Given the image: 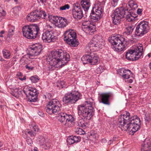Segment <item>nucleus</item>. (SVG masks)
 <instances>
[{
	"instance_id": "obj_24",
	"label": "nucleus",
	"mask_w": 151,
	"mask_h": 151,
	"mask_svg": "<svg viewBox=\"0 0 151 151\" xmlns=\"http://www.w3.org/2000/svg\"><path fill=\"white\" fill-rule=\"evenodd\" d=\"M60 112L58 114H59L58 119L61 123L64 124L66 120L68 119L69 115H68L65 113H60Z\"/></svg>"
},
{
	"instance_id": "obj_46",
	"label": "nucleus",
	"mask_w": 151,
	"mask_h": 151,
	"mask_svg": "<svg viewBox=\"0 0 151 151\" xmlns=\"http://www.w3.org/2000/svg\"><path fill=\"white\" fill-rule=\"evenodd\" d=\"M25 67L26 69H28L29 70H32L33 68V67L31 66L29 64H26Z\"/></svg>"
},
{
	"instance_id": "obj_30",
	"label": "nucleus",
	"mask_w": 151,
	"mask_h": 151,
	"mask_svg": "<svg viewBox=\"0 0 151 151\" xmlns=\"http://www.w3.org/2000/svg\"><path fill=\"white\" fill-rule=\"evenodd\" d=\"M121 73H123L122 77L125 79L129 78L132 74V72L130 70L126 69H122L121 70Z\"/></svg>"
},
{
	"instance_id": "obj_19",
	"label": "nucleus",
	"mask_w": 151,
	"mask_h": 151,
	"mask_svg": "<svg viewBox=\"0 0 151 151\" xmlns=\"http://www.w3.org/2000/svg\"><path fill=\"white\" fill-rule=\"evenodd\" d=\"M56 37L54 35L53 32L52 31L46 30L42 34V39L45 42H50L53 41Z\"/></svg>"
},
{
	"instance_id": "obj_39",
	"label": "nucleus",
	"mask_w": 151,
	"mask_h": 151,
	"mask_svg": "<svg viewBox=\"0 0 151 151\" xmlns=\"http://www.w3.org/2000/svg\"><path fill=\"white\" fill-rule=\"evenodd\" d=\"M75 132L77 134L80 135L83 134L85 133V132L82 129L78 127L76 129Z\"/></svg>"
},
{
	"instance_id": "obj_8",
	"label": "nucleus",
	"mask_w": 151,
	"mask_h": 151,
	"mask_svg": "<svg viewBox=\"0 0 151 151\" xmlns=\"http://www.w3.org/2000/svg\"><path fill=\"white\" fill-rule=\"evenodd\" d=\"M64 40L71 46L76 47L79 42L76 39L77 35L75 31L71 29L66 31L64 34Z\"/></svg>"
},
{
	"instance_id": "obj_63",
	"label": "nucleus",
	"mask_w": 151,
	"mask_h": 151,
	"mask_svg": "<svg viewBox=\"0 0 151 151\" xmlns=\"http://www.w3.org/2000/svg\"><path fill=\"white\" fill-rule=\"evenodd\" d=\"M1 60V57L0 56V61Z\"/></svg>"
},
{
	"instance_id": "obj_49",
	"label": "nucleus",
	"mask_w": 151,
	"mask_h": 151,
	"mask_svg": "<svg viewBox=\"0 0 151 151\" xmlns=\"http://www.w3.org/2000/svg\"><path fill=\"white\" fill-rule=\"evenodd\" d=\"M0 13L3 16H5L6 15L5 11L2 9L0 10Z\"/></svg>"
},
{
	"instance_id": "obj_15",
	"label": "nucleus",
	"mask_w": 151,
	"mask_h": 151,
	"mask_svg": "<svg viewBox=\"0 0 151 151\" xmlns=\"http://www.w3.org/2000/svg\"><path fill=\"white\" fill-rule=\"evenodd\" d=\"M23 91L27 96L29 95L31 97L29 99L30 102H34L37 101L38 92L36 88L31 87H28L24 89Z\"/></svg>"
},
{
	"instance_id": "obj_37",
	"label": "nucleus",
	"mask_w": 151,
	"mask_h": 151,
	"mask_svg": "<svg viewBox=\"0 0 151 151\" xmlns=\"http://www.w3.org/2000/svg\"><path fill=\"white\" fill-rule=\"evenodd\" d=\"M128 5L132 9H135L137 7L136 3L133 0L129 1V2Z\"/></svg>"
},
{
	"instance_id": "obj_11",
	"label": "nucleus",
	"mask_w": 151,
	"mask_h": 151,
	"mask_svg": "<svg viewBox=\"0 0 151 151\" xmlns=\"http://www.w3.org/2000/svg\"><path fill=\"white\" fill-rule=\"evenodd\" d=\"M125 14V11L123 8L121 7L116 9L111 15L114 24L116 25L119 24L121 19L124 17Z\"/></svg>"
},
{
	"instance_id": "obj_12",
	"label": "nucleus",
	"mask_w": 151,
	"mask_h": 151,
	"mask_svg": "<svg viewBox=\"0 0 151 151\" xmlns=\"http://www.w3.org/2000/svg\"><path fill=\"white\" fill-rule=\"evenodd\" d=\"M29 127L30 129H27L22 131V135L25 138L29 137V136L34 138L36 135L35 132L38 131L39 130L38 127L35 125L34 122L30 123Z\"/></svg>"
},
{
	"instance_id": "obj_1",
	"label": "nucleus",
	"mask_w": 151,
	"mask_h": 151,
	"mask_svg": "<svg viewBox=\"0 0 151 151\" xmlns=\"http://www.w3.org/2000/svg\"><path fill=\"white\" fill-rule=\"evenodd\" d=\"M70 57L69 54L61 49L52 52L46 59L49 69L62 67L69 61Z\"/></svg>"
},
{
	"instance_id": "obj_53",
	"label": "nucleus",
	"mask_w": 151,
	"mask_h": 151,
	"mask_svg": "<svg viewBox=\"0 0 151 151\" xmlns=\"http://www.w3.org/2000/svg\"><path fill=\"white\" fill-rule=\"evenodd\" d=\"M21 75H22L21 73H19L18 74H17V75L18 76H21Z\"/></svg>"
},
{
	"instance_id": "obj_52",
	"label": "nucleus",
	"mask_w": 151,
	"mask_h": 151,
	"mask_svg": "<svg viewBox=\"0 0 151 151\" xmlns=\"http://www.w3.org/2000/svg\"><path fill=\"white\" fill-rule=\"evenodd\" d=\"M4 31L3 30H2L0 32L1 34H4Z\"/></svg>"
},
{
	"instance_id": "obj_3",
	"label": "nucleus",
	"mask_w": 151,
	"mask_h": 151,
	"mask_svg": "<svg viewBox=\"0 0 151 151\" xmlns=\"http://www.w3.org/2000/svg\"><path fill=\"white\" fill-rule=\"evenodd\" d=\"M93 99L89 98L85 101V105H80L78 106V113L79 115L85 119L90 120L93 115Z\"/></svg>"
},
{
	"instance_id": "obj_20",
	"label": "nucleus",
	"mask_w": 151,
	"mask_h": 151,
	"mask_svg": "<svg viewBox=\"0 0 151 151\" xmlns=\"http://www.w3.org/2000/svg\"><path fill=\"white\" fill-rule=\"evenodd\" d=\"M72 13L73 17L78 20L81 19L83 16L82 9L80 6H74Z\"/></svg>"
},
{
	"instance_id": "obj_36",
	"label": "nucleus",
	"mask_w": 151,
	"mask_h": 151,
	"mask_svg": "<svg viewBox=\"0 0 151 151\" xmlns=\"http://www.w3.org/2000/svg\"><path fill=\"white\" fill-rule=\"evenodd\" d=\"M134 28L133 25L130 24L126 27V30L125 32H127V35H129L132 33Z\"/></svg>"
},
{
	"instance_id": "obj_41",
	"label": "nucleus",
	"mask_w": 151,
	"mask_h": 151,
	"mask_svg": "<svg viewBox=\"0 0 151 151\" xmlns=\"http://www.w3.org/2000/svg\"><path fill=\"white\" fill-rule=\"evenodd\" d=\"M70 8V6L68 4H66L65 5L60 6L59 7L60 10H65L66 9H68Z\"/></svg>"
},
{
	"instance_id": "obj_4",
	"label": "nucleus",
	"mask_w": 151,
	"mask_h": 151,
	"mask_svg": "<svg viewBox=\"0 0 151 151\" xmlns=\"http://www.w3.org/2000/svg\"><path fill=\"white\" fill-rule=\"evenodd\" d=\"M40 28L37 25L24 26L22 28L23 36L29 39H35L39 36Z\"/></svg>"
},
{
	"instance_id": "obj_51",
	"label": "nucleus",
	"mask_w": 151,
	"mask_h": 151,
	"mask_svg": "<svg viewBox=\"0 0 151 151\" xmlns=\"http://www.w3.org/2000/svg\"><path fill=\"white\" fill-rule=\"evenodd\" d=\"M129 82L131 83L133 81L132 80V79H130L129 80Z\"/></svg>"
},
{
	"instance_id": "obj_48",
	"label": "nucleus",
	"mask_w": 151,
	"mask_h": 151,
	"mask_svg": "<svg viewBox=\"0 0 151 151\" xmlns=\"http://www.w3.org/2000/svg\"><path fill=\"white\" fill-rule=\"evenodd\" d=\"M45 96L46 99H50L51 98L52 95L50 93H47L45 95Z\"/></svg>"
},
{
	"instance_id": "obj_34",
	"label": "nucleus",
	"mask_w": 151,
	"mask_h": 151,
	"mask_svg": "<svg viewBox=\"0 0 151 151\" xmlns=\"http://www.w3.org/2000/svg\"><path fill=\"white\" fill-rule=\"evenodd\" d=\"M98 4L95 6L97 8H100L101 9H103L104 5L106 0H97Z\"/></svg>"
},
{
	"instance_id": "obj_18",
	"label": "nucleus",
	"mask_w": 151,
	"mask_h": 151,
	"mask_svg": "<svg viewBox=\"0 0 151 151\" xmlns=\"http://www.w3.org/2000/svg\"><path fill=\"white\" fill-rule=\"evenodd\" d=\"M42 46L39 43L33 45L29 48V55L31 56H37L41 53Z\"/></svg>"
},
{
	"instance_id": "obj_25",
	"label": "nucleus",
	"mask_w": 151,
	"mask_h": 151,
	"mask_svg": "<svg viewBox=\"0 0 151 151\" xmlns=\"http://www.w3.org/2000/svg\"><path fill=\"white\" fill-rule=\"evenodd\" d=\"M37 141L39 142L41 145L46 147L47 148L50 147V145L49 142H48V139H45L42 136H40L39 138L37 139Z\"/></svg>"
},
{
	"instance_id": "obj_58",
	"label": "nucleus",
	"mask_w": 151,
	"mask_h": 151,
	"mask_svg": "<svg viewBox=\"0 0 151 151\" xmlns=\"http://www.w3.org/2000/svg\"><path fill=\"white\" fill-rule=\"evenodd\" d=\"M147 56L149 58L150 57V55L149 54H147Z\"/></svg>"
},
{
	"instance_id": "obj_62",
	"label": "nucleus",
	"mask_w": 151,
	"mask_h": 151,
	"mask_svg": "<svg viewBox=\"0 0 151 151\" xmlns=\"http://www.w3.org/2000/svg\"><path fill=\"white\" fill-rule=\"evenodd\" d=\"M14 1L16 2H17L18 1V0H14Z\"/></svg>"
},
{
	"instance_id": "obj_9",
	"label": "nucleus",
	"mask_w": 151,
	"mask_h": 151,
	"mask_svg": "<svg viewBox=\"0 0 151 151\" xmlns=\"http://www.w3.org/2000/svg\"><path fill=\"white\" fill-rule=\"evenodd\" d=\"M60 106V102L57 99H53L47 103L45 109L49 114L57 115L61 111Z\"/></svg>"
},
{
	"instance_id": "obj_16",
	"label": "nucleus",
	"mask_w": 151,
	"mask_h": 151,
	"mask_svg": "<svg viewBox=\"0 0 151 151\" xmlns=\"http://www.w3.org/2000/svg\"><path fill=\"white\" fill-rule=\"evenodd\" d=\"M103 9L100 8H97L96 6L93 7V9L91 13L90 18L95 20V21L99 20L103 16Z\"/></svg>"
},
{
	"instance_id": "obj_6",
	"label": "nucleus",
	"mask_w": 151,
	"mask_h": 151,
	"mask_svg": "<svg viewBox=\"0 0 151 151\" xmlns=\"http://www.w3.org/2000/svg\"><path fill=\"white\" fill-rule=\"evenodd\" d=\"M143 49L142 44L137 45L134 50H129L127 52L126 57L127 60L131 61L137 60L142 56Z\"/></svg>"
},
{
	"instance_id": "obj_50",
	"label": "nucleus",
	"mask_w": 151,
	"mask_h": 151,
	"mask_svg": "<svg viewBox=\"0 0 151 151\" xmlns=\"http://www.w3.org/2000/svg\"><path fill=\"white\" fill-rule=\"evenodd\" d=\"M142 9H138L137 11V12L138 14H141L142 12Z\"/></svg>"
},
{
	"instance_id": "obj_5",
	"label": "nucleus",
	"mask_w": 151,
	"mask_h": 151,
	"mask_svg": "<svg viewBox=\"0 0 151 151\" xmlns=\"http://www.w3.org/2000/svg\"><path fill=\"white\" fill-rule=\"evenodd\" d=\"M109 42L112 45V48L116 51H122L126 46V42L125 39L121 37L113 36L109 39Z\"/></svg>"
},
{
	"instance_id": "obj_31",
	"label": "nucleus",
	"mask_w": 151,
	"mask_h": 151,
	"mask_svg": "<svg viewBox=\"0 0 151 151\" xmlns=\"http://www.w3.org/2000/svg\"><path fill=\"white\" fill-rule=\"evenodd\" d=\"M90 54L83 55L81 58V60L83 64L90 63Z\"/></svg>"
},
{
	"instance_id": "obj_27",
	"label": "nucleus",
	"mask_w": 151,
	"mask_h": 151,
	"mask_svg": "<svg viewBox=\"0 0 151 151\" xmlns=\"http://www.w3.org/2000/svg\"><path fill=\"white\" fill-rule=\"evenodd\" d=\"M60 18L59 23L58 25V27L60 28H63L68 24V22L65 18L60 17Z\"/></svg>"
},
{
	"instance_id": "obj_64",
	"label": "nucleus",
	"mask_w": 151,
	"mask_h": 151,
	"mask_svg": "<svg viewBox=\"0 0 151 151\" xmlns=\"http://www.w3.org/2000/svg\"><path fill=\"white\" fill-rule=\"evenodd\" d=\"M100 68H97V70H100Z\"/></svg>"
},
{
	"instance_id": "obj_10",
	"label": "nucleus",
	"mask_w": 151,
	"mask_h": 151,
	"mask_svg": "<svg viewBox=\"0 0 151 151\" xmlns=\"http://www.w3.org/2000/svg\"><path fill=\"white\" fill-rule=\"evenodd\" d=\"M81 96V94L78 91L68 92L65 94L62 101L64 103L72 104L80 99Z\"/></svg>"
},
{
	"instance_id": "obj_29",
	"label": "nucleus",
	"mask_w": 151,
	"mask_h": 151,
	"mask_svg": "<svg viewBox=\"0 0 151 151\" xmlns=\"http://www.w3.org/2000/svg\"><path fill=\"white\" fill-rule=\"evenodd\" d=\"M74 118L71 115H69L68 119L66 120L65 122L63 124L66 126L71 127L73 126L74 124Z\"/></svg>"
},
{
	"instance_id": "obj_23",
	"label": "nucleus",
	"mask_w": 151,
	"mask_h": 151,
	"mask_svg": "<svg viewBox=\"0 0 151 151\" xmlns=\"http://www.w3.org/2000/svg\"><path fill=\"white\" fill-rule=\"evenodd\" d=\"M90 63L93 65L98 64L99 61L98 56L93 53L90 54Z\"/></svg>"
},
{
	"instance_id": "obj_35",
	"label": "nucleus",
	"mask_w": 151,
	"mask_h": 151,
	"mask_svg": "<svg viewBox=\"0 0 151 151\" xmlns=\"http://www.w3.org/2000/svg\"><path fill=\"white\" fill-rule=\"evenodd\" d=\"M60 17L57 16H51L50 18V21L52 23L55 24L58 22Z\"/></svg>"
},
{
	"instance_id": "obj_38",
	"label": "nucleus",
	"mask_w": 151,
	"mask_h": 151,
	"mask_svg": "<svg viewBox=\"0 0 151 151\" xmlns=\"http://www.w3.org/2000/svg\"><path fill=\"white\" fill-rule=\"evenodd\" d=\"M2 53L4 58L6 59H9L10 58L11 54L10 52L4 49L2 51Z\"/></svg>"
},
{
	"instance_id": "obj_44",
	"label": "nucleus",
	"mask_w": 151,
	"mask_h": 151,
	"mask_svg": "<svg viewBox=\"0 0 151 151\" xmlns=\"http://www.w3.org/2000/svg\"><path fill=\"white\" fill-rule=\"evenodd\" d=\"M119 0H111V4L112 6L114 7L116 6L118 4Z\"/></svg>"
},
{
	"instance_id": "obj_28",
	"label": "nucleus",
	"mask_w": 151,
	"mask_h": 151,
	"mask_svg": "<svg viewBox=\"0 0 151 151\" xmlns=\"http://www.w3.org/2000/svg\"><path fill=\"white\" fill-rule=\"evenodd\" d=\"M82 6L85 11H87L90 6V0H81Z\"/></svg>"
},
{
	"instance_id": "obj_7",
	"label": "nucleus",
	"mask_w": 151,
	"mask_h": 151,
	"mask_svg": "<svg viewBox=\"0 0 151 151\" xmlns=\"http://www.w3.org/2000/svg\"><path fill=\"white\" fill-rule=\"evenodd\" d=\"M98 36H94L88 44L86 47L88 52L90 51H95L102 49L104 46V42L102 39L99 40Z\"/></svg>"
},
{
	"instance_id": "obj_40",
	"label": "nucleus",
	"mask_w": 151,
	"mask_h": 151,
	"mask_svg": "<svg viewBox=\"0 0 151 151\" xmlns=\"http://www.w3.org/2000/svg\"><path fill=\"white\" fill-rule=\"evenodd\" d=\"M31 81L34 83L37 82L39 80V78L37 76H31L30 78Z\"/></svg>"
},
{
	"instance_id": "obj_61",
	"label": "nucleus",
	"mask_w": 151,
	"mask_h": 151,
	"mask_svg": "<svg viewBox=\"0 0 151 151\" xmlns=\"http://www.w3.org/2000/svg\"><path fill=\"white\" fill-rule=\"evenodd\" d=\"M63 83H64V82H63V81H62V82H61V84H63Z\"/></svg>"
},
{
	"instance_id": "obj_32",
	"label": "nucleus",
	"mask_w": 151,
	"mask_h": 151,
	"mask_svg": "<svg viewBox=\"0 0 151 151\" xmlns=\"http://www.w3.org/2000/svg\"><path fill=\"white\" fill-rule=\"evenodd\" d=\"M76 124L79 127H82L84 128L87 126L88 123L85 122L83 119H81L78 120Z\"/></svg>"
},
{
	"instance_id": "obj_21",
	"label": "nucleus",
	"mask_w": 151,
	"mask_h": 151,
	"mask_svg": "<svg viewBox=\"0 0 151 151\" xmlns=\"http://www.w3.org/2000/svg\"><path fill=\"white\" fill-rule=\"evenodd\" d=\"M112 94L110 93H101L100 94V97L102 103L104 104L109 105L110 103L109 98L112 96Z\"/></svg>"
},
{
	"instance_id": "obj_57",
	"label": "nucleus",
	"mask_w": 151,
	"mask_h": 151,
	"mask_svg": "<svg viewBox=\"0 0 151 151\" xmlns=\"http://www.w3.org/2000/svg\"><path fill=\"white\" fill-rule=\"evenodd\" d=\"M19 79H20V80H21L22 81H23L22 78H20V77H19Z\"/></svg>"
},
{
	"instance_id": "obj_17",
	"label": "nucleus",
	"mask_w": 151,
	"mask_h": 151,
	"mask_svg": "<svg viewBox=\"0 0 151 151\" xmlns=\"http://www.w3.org/2000/svg\"><path fill=\"white\" fill-rule=\"evenodd\" d=\"M93 23L90 20H85L82 23V28L83 31L86 33L92 35L95 30L93 29Z\"/></svg>"
},
{
	"instance_id": "obj_43",
	"label": "nucleus",
	"mask_w": 151,
	"mask_h": 151,
	"mask_svg": "<svg viewBox=\"0 0 151 151\" xmlns=\"http://www.w3.org/2000/svg\"><path fill=\"white\" fill-rule=\"evenodd\" d=\"M14 28L13 27H12L9 29L8 34V36L10 37V36L13 35L14 32Z\"/></svg>"
},
{
	"instance_id": "obj_2",
	"label": "nucleus",
	"mask_w": 151,
	"mask_h": 151,
	"mask_svg": "<svg viewBox=\"0 0 151 151\" xmlns=\"http://www.w3.org/2000/svg\"><path fill=\"white\" fill-rule=\"evenodd\" d=\"M119 127L122 130H131L132 132L138 131L141 124V121L137 116L130 117L129 112H126L121 115L118 119Z\"/></svg>"
},
{
	"instance_id": "obj_22",
	"label": "nucleus",
	"mask_w": 151,
	"mask_h": 151,
	"mask_svg": "<svg viewBox=\"0 0 151 151\" xmlns=\"http://www.w3.org/2000/svg\"><path fill=\"white\" fill-rule=\"evenodd\" d=\"M142 151H151V140L146 139L142 144Z\"/></svg>"
},
{
	"instance_id": "obj_60",
	"label": "nucleus",
	"mask_w": 151,
	"mask_h": 151,
	"mask_svg": "<svg viewBox=\"0 0 151 151\" xmlns=\"http://www.w3.org/2000/svg\"><path fill=\"white\" fill-rule=\"evenodd\" d=\"M0 37H3V36L2 35V34H1V35H0Z\"/></svg>"
},
{
	"instance_id": "obj_13",
	"label": "nucleus",
	"mask_w": 151,
	"mask_h": 151,
	"mask_svg": "<svg viewBox=\"0 0 151 151\" xmlns=\"http://www.w3.org/2000/svg\"><path fill=\"white\" fill-rule=\"evenodd\" d=\"M149 29L148 23L146 21H142L137 25L135 29L136 34L139 36L147 33Z\"/></svg>"
},
{
	"instance_id": "obj_14",
	"label": "nucleus",
	"mask_w": 151,
	"mask_h": 151,
	"mask_svg": "<svg viewBox=\"0 0 151 151\" xmlns=\"http://www.w3.org/2000/svg\"><path fill=\"white\" fill-rule=\"evenodd\" d=\"M46 16V14L45 11L42 10L39 11L36 10L28 14L26 18L29 21L34 22L40 18H45Z\"/></svg>"
},
{
	"instance_id": "obj_42",
	"label": "nucleus",
	"mask_w": 151,
	"mask_h": 151,
	"mask_svg": "<svg viewBox=\"0 0 151 151\" xmlns=\"http://www.w3.org/2000/svg\"><path fill=\"white\" fill-rule=\"evenodd\" d=\"M91 137L93 138V139L96 140L98 139V135L97 133H95L91 134Z\"/></svg>"
},
{
	"instance_id": "obj_56",
	"label": "nucleus",
	"mask_w": 151,
	"mask_h": 151,
	"mask_svg": "<svg viewBox=\"0 0 151 151\" xmlns=\"http://www.w3.org/2000/svg\"><path fill=\"white\" fill-rule=\"evenodd\" d=\"M149 67H150V69L151 70V63H149Z\"/></svg>"
},
{
	"instance_id": "obj_26",
	"label": "nucleus",
	"mask_w": 151,
	"mask_h": 151,
	"mask_svg": "<svg viewBox=\"0 0 151 151\" xmlns=\"http://www.w3.org/2000/svg\"><path fill=\"white\" fill-rule=\"evenodd\" d=\"M81 140V137L76 136H71L69 137L67 139L68 143L69 145L73 144L75 143L79 142Z\"/></svg>"
},
{
	"instance_id": "obj_59",
	"label": "nucleus",
	"mask_w": 151,
	"mask_h": 151,
	"mask_svg": "<svg viewBox=\"0 0 151 151\" xmlns=\"http://www.w3.org/2000/svg\"><path fill=\"white\" fill-rule=\"evenodd\" d=\"M4 59H2L1 58V60L0 61H4Z\"/></svg>"
},
{
	"instance_id": "obj_33",
	"label": "nucleus",
	"mask_w": 151,
	"mask_h": 151,
	"mask_svg": "<svg viewBox=\"0 0 151 151\" xmlns=\"http://www.w3.org/2000/svg\"><path fill=\"white\" fill-rule=\"evenodd\" d=\"M136 16L133 14L129 13L126 17V18L127 21L128 22H132L135 19Z\"/></svg>"
},
{
	"instance_id": "obj_54",
	"label": "nucleus",
	"mask_w": 151,
	"mask_h": 151,
	"mask_svg": "<svg viewBox=\"0 0 151 151\" xmlns=\"http://www.w3.org/2000/svg\"><path fill=\"white\" fill-rule=\"evenodd\" d=\"M23 80H25L26 79V76H24L23 78Z\"/></svg>"
},
{
	"instance_id": "obj_45",
	"label": "nucleus",
	"mask_w": 151,
	"mask_h": 151,
	"mask_svg": "<svg viewBox=\"0 0 151 151\" xmlns=\"http://www.w3.org/2000/svg\"><path fill=\"white\" fill-rule=\"evenodd\" d=\"M26 141L28 144L30 146L33 143V141L32 139L29 137L27 138L26 140Z\"/></svg>"
},
{
	"instance_id": "obj_47",
	"label": "nucleus",
	"mask_w": 151,
	"mask_h": 151,
	"mask_svg": "<svg viewBox=\"0 0 151 151\" xmlns=\"http://www.w3.org/2000/svg\"><path fill=\"white\" fill-rule=\"evenodd\" d=\"M145 119L146 121V122L147 123L149 122L150 121V118L149 115H145Z\"/></svg>"
},
{
	"instance_id": "obj_55",
	"label": "nucleus",
	"mask_w": 151,
	"mask_h": 151,
	"mask_svg": "<svg viewBox=\"0 0 151 151\" xmlns=\"http://www.w3.org/2000/svg\"><path fill=\"white\" fill-rule=\"evenodd\" d=\"M34 150L35 151H37V148L36 147L35 148H34Z\"/></svg>"
}]
</instances>
